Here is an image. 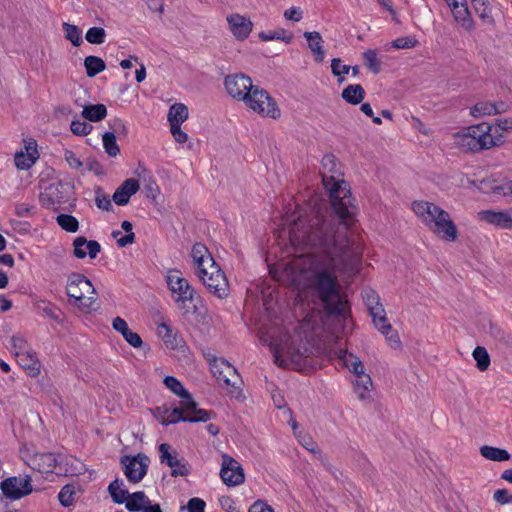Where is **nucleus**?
<instances>
[{
    "label": "nucleus",
    "instance_id": "a878e982",
    "mask_svg": "<svg viewBox=\"0 0 512 512\" xmlns=\"http://www.w3.org/2000/svg\"><path fill=\"white\" fill-rule=\"evenodd\" d=\"M304 37L308 42V47L313 53L316 62H322L324 60V50H323V39L319 32H305Z\"/></svg>",
    "mask_w": 512,
    "mask_h": 512
},
{
    "label": "nucleus",
    "instance_id": "2eb2a0df",
    "mask_svg": "<svg viewBox=\"0 0 512 512\" xmlns=\"http://www.w3.org/2000/svg\"><path fill=\"white\" fill-rule=\"evenodd\" d=\"M24 452L22 458L32 469L45 473L51 471L54 467L56 459L52 453L34 450H24Z\"/></svg>",
    "mask_w": 512,
    "mask_h": 512
},
{
    "label": "nucleus",
    "instance_id": "cd10ccee",
    "mask_svg": "<svg viewBox=\"0 0 512 512\" xmlns=\"http://www.w3.org/2000/svg\"><path fill=\"white\" fill-rule=\"evenodd\" d=\"M167 117L170 126H181L188 118V108L185 104L175 103L169 108Z\"/></svg>",
    "mask_w": 512,
    "mask_h": 512
},
{
    "label": "nucleus",
    "instance_id": "c85d7f7f",
    "mask_svg": "<svg viewBox=\"0 0 512 512\" xmlns=\"http://www.w3.org/2000/svg\"><path fill=\"white\" fill-rule=\"evenodd\" d=\"M150 502V499L143 491H138L129 494L128 498L124 502L126 508L131 512H141L146 505Z\"/></svg>",
    "mask_w": 512,
    "mask_h": 512
},
{
    "label": "nucleus",
    "instance_id": "f3484780",
    "mask_svg": "<svg viewBox=\"0 0 512 512\" xmlns=\"http://www.w3.org/2000/svg\"><path fill=\"white\" fill-rule=\"evenodd\" d=\"M480 220L501 229L512 228V216L508 211L483 210L478 213Z\"/></svg>",
    "mask_w": 512,
    "mask_h": 512
},
{
    "label": "nucleus",
    "instance_id": "5701e85b",
    "mask_svg": "<svg viewBox=\"0 0 512 512\" xmlns=\"http://www.w3.org/2000/svg\"><path fill=\"white\" fill-rule=\"evenodd\" d=\"M112 327L119 332L131 346L135 348L142 346L143 342L141 337L129 329L127 322L123 318L116 317L112 322Z\"/></svg>",
    "mask_w": 512,
    "mask_h": 512
},
{
    "label": "nucleus",
    "instance_id": "4be33fe9",
    "mask_svg": "<svg viewBox=\"0 0 512 512\" xmlns=\"http://www.w3.org/2000/svg\"><path fill=\"white\" fill-rule=\"evenodd\" d=\"M336 354L342 365L345 366L356 377L365 373L364 364L358 356L342 349L338 350Z\"/></svg>",
    "mask_w": 512,
    "mask_h": 512
},
{
    "label": "nucleus",
    "instance_id": "c03bdc74",
    "mask_svg": "<svg viewBox=\"0 0 512 512\" xmlns=\"http://www.w3.org/2000/svg\"><path fill=\"white\" fill-rule=\"evenodd\" d=\"M57 224L67 232H76L79 228L78 220L69 214H60L56 218Z\"/></svg>",
    "mask_w": 512,
    "mask_h": 512
},
{
    "label": "nucleus",
    "instance_id": "37998d69",
    "mask_svg": "<svg viewBox=\"0 0 512 512\" xmlns=\"http://www.w3.org/2000/svg\"><path fill=\"white\" fill-rule=\"evenodd\" d=\"M65 38L72 43L73 46H80L82 43L81 30L73 24L64 22L62 24Z\"/></svg>",
    "mask_w": 512,
    "mask_h": 512
},
{
    "label": "nucleus",
    "instance_id": "f8f14e48",
    "mask_svg": "<svg viewBox=\"0 0 512 512\" xmlns=\"http://www.w3.org/2000/svg\"><path fill=\"white\" fill-rule=\"evenodd\" d=\"M227 93L235 100L244 101L255 85L249 76L245 74H233L225 77Z\"/></svg>",
    "mask_w": 512,
    "mask_h": 512
},
{
    "label": "nucleus",
    "instance_id": "72a5a7b5",
    "mask_svg": "<svg viewBox=\"0 0 512 512\" xmlns=\"http://www.w3.org/2000/svg\"><path fill=\"white\" fill-rule=\"evenodd\" d=\"M473 7L482 21L491 26L495 24L490 4L486 0H473Z\"/></svg>",
    "mask_w": 512,
    "mask_h": 512
},
{
    "label": "nucleus",
    "instance_id": "69168bd1",
    "mask_svg": "<svg viewBox=\"0 0 512 512\" xmlns=\"http://www.w3.org/2000/svg\"><path fill=\"white\" fill-rule=\"evenodd\" d=\"M109 124H110V127L113 129L114 134H118V135H126L127 134V127L121 119L115 118V119L111 120V122Z\"/></svg>",
    "mask_w": 512,
    "mask_h": 512
},
{
    "label": "nucleus",
    "instance_id": "bf43d9fd",
    "mask_svg": "<svg viewBox=\"0 0 512 512\" xmlns=\"http://www.w3.org/2000/svg\"><path fill=\"white\" fill-rule=\"evenodd\" d=\"M96 205L99 209L110 210L112 205L108 195L101 193L100 189L96 192Z\"/></svg>",
    "mask_w": 512,
    "mask_h": 512
},
{
    "label": "nucleus",
    "instance_id": "f257e3e1",
    "mask_svg": "<svg viewBox=\"0 0 512 512\" xmlns=\"http://www.w3.org/2000/svg\"><path fill=\"white\" fill-rule=\"evenodd\" d=\"M321 176L337 219L315 207L299 208L289 216L291 245L308 252L285 264L282 278L298 291L300 300L321 303L329 313L343 314L339 277L353 273L362 255L352 234L358 208L333 155L322 158Z\"/></svg>",
    "mask_w": 512,
    "mask_h": 512
},
{
    "label": "nucleus",
    "instance_id": "2f4dec72",
    "mask_svg": "<svg viewBox=\"0 0 512 512\" xmlns=\"http://www.w3.org/2000/svg\"><path fill=\"white\" fill-rule=\"evenodd\" d=\"M19 364L25 369L28 370L31 374L36 375L39 372V363L36 357V354L29 349L23 354H19L16 356Z\"/></svg>",
    "mask_w": 512,
    "mask_h": 512
},
{
    "label": "nucleus",
    "instance_id": "20e7f679",
    "mask_svg": "<svg viewBox=\"0 0 512 512\" xmlns=\"http://www.w3.org/2000/svg\"><path fill=\"white\" fill-rule=\"evenodd\" d=\"M412 210L434 234L446 241L457 239V228L448 212L428 201H415Z\"/></svg>",
    "mask_w": 512,
    "mask_h": 512
},
{
    "label": "nucleus",
    "instance_id": "6ab92c4d",
    "mask_svg": "<svg viewBox=\"0 0 512 512\" xmlns=\"http://www.w3.org/2000/svg\"><path fill=\"white\" fill-rule=\"evenodd\" d=\"M162 452L161 462L167 464L172 469V476H186L189 473L187 463L183 459H178L175 450H160Z\"/></svg>",
    "mask_w": 512,
    "mask_h": 512
},
{
    "label": "nucleus",
    "instance_id": "aec40b11",
    "mask_svg": "<svg viewBox=\"0 0 512 512\" xmlns=\"http://www.w3.org/2000/svg\"><path fill=\"white\" fill-rule=\"evenodd\" d=\"M139 190V183L133 178L126 179L114 192L113 201L117 205H126L130 197Z\"/></svg>",
    "mask_w": 512,
    "mask_h": 512
},
{
    "label": "nucleus",
    "instance_id": "39448f33",
    "mask_svg": "<svg viewBox=\"0 0 512 512\" xmlns=\"http://www.w3.org/2000/svg\"><path fill=\"white\" fill-rule=\"evenodd\" d=\"M491 130L492 125L486 122L463 128L453 134L454 144L465 152H480L502 145L501 137Z\"/></svg>",
    "mask_w": 512,
    "mask_h": 512
},
{
    "label": "nucleus",
    "instance_id": "0e129e2a",
    "mask_svg": "<svg viewBox=\"0 0 512 512\" xmlns=\"http://www.w3.org/2000/svg\"><path fill=\"white\" fill-rule=\"evenodd\" d=\"M171 134L177 143L183 144L188 140V135L182 131L181 126H170Z\"/></svg>",
    "mask_w": 512,
    "mask_h": 512
},
{
    "label": "nucleus",
    "instance_id": "4d7b16f0",
    "mask_svg": "<svg viewBox=\"0 0 512 512\" xmlns=\"http://www.w3.org/2000/svg\"><path fill=\"white\" fill-rule=\"evenodd\" d=\"M363 299L369 311L371 310V308H374L375 306L382 305L380 303V298L378 294L373 290H365L363 294Z\"/></svg>",
    "mask_w": 512,
    "mask_h": 512
},
{
    "label": "nucleus",
    "instance_id": "8fccbe9b",
    "mask_svg": "<svg viewBox=\"0 0 512 512\" xmlns=\"http://www.w3.org/2000/svg\"><path fill=\"white\" fill-rule=\"evenodd\" d=\"M259 38L263 41H271L274 39L282 40L286 43H290L292 37L290 35H286V32L284 29H277L275 31H269V32H260Z\"/></svg>",
    "mask_w": 512,
    "mask_h": 512
},
{
    "label": "nucleus",
    "instance_id": "774afa93",
    "mask_svg": "<svg viewBox=\"0 0 512 512\" xmlns=\"http://www.w3.org/2000/svg\"><path fill=\"white\" fill-rule=\"evenodd\" d=\"M249 512H274V511L265 502L258 500L250 506Z\"/></svg>",
    "mask_w": 512,
    "mask_h": 512
},
{
    "label": "nucleus",
    "instance_id": "5fc2aeb1",
    "mask_svg": "<svg viewBox=\"0 0 512 512\" xmlns=\"http://www.w3.org/2000/svg\"><path fill=\"white\" fill-rule=\"evenodd\" d=\"M92 130V126L81 120H73L71 122V131L75 135L85 136Z\"/></svg>",
    "mask_w": 512,
    "mask_h": 512
},
{
    "label": "nucleus",
    "instance_id": "f704fd0d",
    "mask_svg": "<svg viewBox=\"0 0 512 512\" xmlns=\"http://www.w3.org/2000/svg\"><path fill=\"white\" fill-rule=\"evenodd\" d=\"M84 67L88 77H95L106 69L104 60L97 56H87L84 59Z\"/></svg>",
    "mask_w": 512,
    "mask_h": 512
},
{
    "label": "nucleus",
    "instance_id": "49530a36",
    "mask_svg": "<svg viewBox=\"0 0 512 512\" xmlns=\"http://www.w3.org/2000/svg\"><path fill=\"white\" fill-rule=\"evenodd\" d=\"M106 32L101 27H92L87 30L85 39L91 44H102L105 42Z\"/></svg>",
    "mask_w": 512,
    "mask_h": 512
},
{
    "label": "nucleus",
    "instance_id": "4468645a",
    "mask_svg": "<svg viewBox=\"0 0 512 512\" xmlns=\"http://www.w3.org/2000/svg\"><path fill=\"white\" fill-rule=\"evenodd\" d=\"M222 458L220 476L223 482L228 486L241 484L244 481V473L240 464L227 454H223Z\"/></svg>",
    "mask_w": 512,
    "mask_h": 512
},
{
    "label": "nucleus",
    "instance_id": "de8ad7c7",
    "mask_svg": "<svg viewBox=\"0 0 512 512\" xmlns=\"http://www.w3.org/2000/svg\"><path fill=\"white\" fill-rule=\"evenodd\" d=\"M58 500L64 507H70L73 505L75 500V490L71 485H65L62 487L58 494Z\"/></svg>",
    "mask_w": 512,
    "mask_h": 512
},
{
    "label": "nucleus",
    "instance_id": "c756f323",
    "mask_svg": "<svg viewBox=\"0 0 512 512\" xmlns=\"http://www.w3.org/2000/svg\"><path fill=\"white\" fill-rule=\"evenodd\" d=\"M109 494L112 500L117 504H122L129 496L128 489L125 487L124 481L115 479L108 487Z\"/></svg>",
    "mask_w": 512,
    "mask_h": 512
},
{
    "label": "nucleus",
    "instance_id": "e2e57ef3",
    "mask_svg": "<svg viewBox=\"0 0 512 512\" xmlns=\"http://www.w3.org/2000/svg\"><path fill=\"white\" fill-rule=\"evenodd\" d=\"M230 363L228 361H226L225 359H214L211 363H210V368H211V372L213 373V375L216 377V379L218 380L220 378V376L222 375L223 373V369H221V367H223V365H229Z\"/></svg>",
    "mask_w": 512,
    "mask_h": 512
},
{
    "label": "nucleus",
    "instance_id": "58836bf2",
    "mask_svg": "<svg viewBox=\"0 0 512 512\" xmlns=\"http://www.w3.org/2000/svg\"><path fill=\"white\" fill-rule=\"evenodd\" d=\"M58 188L55 185H49L40 193L39 200L43 207L51 208L59 202L57 197Z\"/></svg>",
    "mask_w": 512,
    "mask_h": 512
},
{
    "label": "nucleus",
    "instance_id": "3c124183",
    "mask_svg": "<svg viewBox=\"0 0 512 512\" xmlns=\"http://www.w3.org/2000/svg\"><path fill=\"white\" fill-rule=\"evenodd\" d=\"M492 125L491 133L498 134L504 141L503 132L512 130V118L497 119Z\"/></svg>",
    "mask_w": 512,
    "mask_h": 512
},
{
    "label": "nucleus",
    "instance_id": "473e14b6",
    "mask_svg": "<svg viewBox=\"0 0 512 512\" xmlns=\"http://www.w3.org/2000/svg\"><path fill=\"white\" fill-rule=\"evenodd\" d=\"M82 116L89 121L98 122L107 116V108L104 104L88 105L83 108Z\"/></svg>",
    "mask_w": 512,
    "mask_h": 512
},
{
    "label": "nucleus",
    "instance_id": "bb28decb",
    "mask_svg": "<svg viewBox=\"0 0 512 512\" xmlns=\"http://www.w3.org/2000/svg\"><path fill=\"white\" fill-rule=\"evenodd\" d=\"M373 383L369 374L363 373L356 377L354 391L360 400H368L371 396Z\"/></svg>",
    "mask_w": 512,
    "mask_h": 512
},
{
    "label": "nucleus",
    "instance_id": "0eeeda50",
    "mask_svg": "<svg viewBox=\"0 0 512 512\" xmlns=\"http://www.w3.org/2000/svg\"><path fill=\"white\" fill-rule=\"evenodd\" d=\"M243 103L246 108L262 117L277 119L281 115L276 101L265 89L258 85L253 87Z\"/></svg>",
    "mask_w": 512,
    "mask_h": 512
},
{
    "label": "nucleus",
    "instance_id": "1a4fd4ad",
    "mask_svg": "<svg viewBox=\"0 0 512 512\" xmlns=\"http://www.w3.org/2000/svg\"><path fill=\"white\" fill-rule=\"evenodd\" d=\"M166 280L170 291L176 295L175 302L179 309H184L186 302L193 301L196 292L188 280L182 277L180 271H169Z\"/></svg>",
    "mask_w": 512,
    "mask_h": 512
},
{
    "label": "nucleus",
    "instance_id": "603ef678",
    "mask_svg": "<svg viewBox=\"0 0 512 512\" xmlns=\"http://www.w3.org/2000/svg\"><path fill=\"white\" fill-rule=\"evenodd\" d=\"M484 458L492 461H506L510 459L507 450H480Z\"/></svg>",
    "mask_w": 512,
    "mask_h": 512
},
{
    "label": "nucleus",
    "instance_id": "c9c22d12",
    "mask_svg": "<svg viewBox=\"0 0 512 512\" xmlns=\"http://www.w3.org/2000/svg\"><path fill=\"white\" fill-rule=\"evenodd\" d=\"M364 65L373 74H379L382 69V62L378 57L376 50L367 49L362 54Z\"/></svg>",
    "mask_w": 512,
    "mask_h": 512
},
{
    "label": "nucleus",
    "instance_id": "412c9836",
    "mask_svg": "<svg viewBox=\"0 0 512 512\" xmlns=\"http://www.w3.org/2000/svg\"><path fill=\"white\" fill-rule=\"evenodd\" d=\"M451 13L454 20L466 31H473L475 23L469 12L466 0L451 7Z\"/></svg>",
    "mask_w": 512,
    "mask_h": 512
},
{
    "label": "nucleus",
    "instance_id": "7c9ffc66",
    "mask_svg": "<svg viewBox=\"0 0 512 512\" xmlns=\"http://www.w3.org/2000/svg\"><path fill=\"white\" fill-rule=\"evenodd\" d=\"M341 96L347 103L357 105L364 99L365 91L359 84L349 85L342 91Z\"/></svg>",
    "mask_w": 512,
    "mask_h": 512
},
{
    "label": "nucleus",
    "instance_id": "6e6552de",
    "mask_svg": "<svg viewBox=\"0 0 512 512\" xmlns=\"http://www.w3.org/2000/svg\"><path fill=\"white\" fill-rule=\"evenodd\" d=\"M197 275L210 293L220 299L226 298L228 296V280L217 263H212V265L205 269L201 268V271H198Z\"/></svg>",
    "mask_w": 512,
    "mask_h": 512
},
{
    "label": "nucleus",
    "instance_id": "ea45409f",
    "mask_svg": "<svg viewBox=\"0 0 512 512\" xmlns=\"http://www.w3.org/2000/svg\"><path fill=\"white\" fill-rule=\"evenodd\" d=\"M472 356L476 361V367L479 371H486L490 366V356L485 347L477 346L473 352Z\"/></svg>",
    "mask_w": 512,
    "mask_h": 512
},
{
    "label": "nucleus",
    "instance_id": "9b49d317",
    "mask_svg": "<svg viewBox=\"0 0 512 512\" xmlns=\"http://www.w3.org/2000/svg\"><path fill=\"white\" fill-rule=\"evenodd\" d=\"M0 488L3 495L11 500L21 499L33 491L29 476L9 477L1 483Z\"/></svg>",
    "mask_w": 512,
    "mask_h": 512
},
{
    "label": "nucleus",
    "instance_id": "393cba45",
    "mask_svg": "<svg viewBox=\"0 0 512 512\" xmlns=\"http://www.w3.org/2000/svg\"><path fill=\"white\" fill-rule=\"evenodd\" d=\"M481 185L484 192H490L495 196L512 195V181L497 182L494 179H484Z\"/></svg>",
    "mask_w": 512,
    "mask_h": 512
},
{
    "label": "nucleus",
    "instance_id": "338daca9",
    "mask_svg": "<svg viewBox=\"0 0 512 512\" xmlns=\"http://www.w3.org/2000/svg\"><path fill=\"white\" fill-rule=\"evenodd\" d=\"M291 427L294 431L295 436L299 439V444L303 447L310 445V437L306 435H302V432L297 433L298 424L295 420H290Z\"/></svg>",
    "mask_w": 512,
    "mask_h": 512
},
{
    "label": "nucleus",
    "instance_id": "7ed1b4c3",
    "mask_svg": "<svg viewBox=\"0 0 512 512\" xmlns=\"http://www.w3.org/2000/svg\"><path fill=\"white\" fill-rule=\"evenodd\" d=\"M165 386L175 395L181 397L179 406L169 407L164 404L152 410L155 419L164 426L184 422H206L211 419L213 412L198 408V404L183 387L181 382L173 376L164 379Z\"/></svg>",
    "mask_w": 512,
    "mask_h": 512
},
{
    "label": "nucleus",
    "instance_id": "864d4df0",
    "mask_svg": "<svg viewBox=\"0 0 512 512\" xmlns=\"http://www.w3.org/2000/svg\"><path fill=\"white\" fill-rule=\"evenodd\" d=\"M418 41L413 36L399 37L392 42V47L395 49H410L415 47Z\"/></svg>",
    "mask_w": 512,
    "mask_h": 512
},
{
    "label": "nucleus",
    "instance_id": "9d476101",
    "mask_svg": "<svg viewBox=\"0 0 512 512\" xmlns=\"http://www.w3.org/2000/svg\"><path fill=\"white\" fill-rule=\"evenodd\" d=\"M149 463L150 460L144 453L121 458L124 474L128 481L132 483H138L145 477Z\"/></svg>",
    "mask_w": 512,
    "mask_h": 512
},
{
    "label": "nucleus",
    "instance_id": "6e6d98bb",
    "mask_svg": "<svg viewBox=\"0 0 512 512\" xmlns=\"http://www.w3.org/2000/svg\"><path fill=\"white\" fill-rule=\"evenodd\" d=\"M331 70L334 76L341 77L350 72V66L342 64L341 59L334 58L331 61Z\"/></svg>",
    "mask_w": 512,
    "mask_h": 512
},
{
    "label": "nucleus",
    "instance_id": "ddd939ff",
    "mask_svg": "<svg viewBox=\"0 0 512 512\" xmlns=\"http://www.w3.org/2000/svg\"><path fill=\"white\" fill-rule=\"evenodd\" d=\"M369 313L372 317L375 327L386 337L389 345L394 349L399 348L401 341L399 339L398 333L393 330L391 324L388 323L383 305L371 308Z\"/></svg>",
    "mask_w": 512,
    "mask_h": 512
},
{
    "label": "nucleus",
    "instance_id": "09e8293b",
    "mask_svg": "<svg viewBox=\"0 0 512 512\" xmlns=\"http://www.w3.org/2000/svg\"><path fill=\"white\" fill-rule=\"evenodd\" d=\"M36 159L37 157L33 153L25 154L24 152H19L15 155V165L18 169L26 170L35 163Z\"/></svg>",
    "mask_w": 512,
    "mask_h": 512
},
{
    "label": "nucleus",
    "instance_id": "a211bd4d",
    "mask_svg": "<svg viewBox=\"0 0 512 512\" xmlns=\"http://www.w3.org/2000/svg\"><path fill=\"white\" fill-rule=\"evenodd\" d=\"M74 255L79 259H83L86 255H89L90 258H96L97 254L100 252V244L95 240H87L85 237H77L74 242Z\"/></svg>",
    "mask_w": 512,
    "mask_h": 512
},
{
    "label": "nucleus",
    "instance_id": "79ce46f5",
    "mask_svg": "<svg viewBox=\"0 0 512 512\" xmlns=\"http://www.w3.org/2000/svg\"><path fill=\"white\" fill-rule=\"evenodd\" d=\"M102 141L105 152L109 156L116 157L119 154L120 149L116 142V136L113 132H105L102 136Z\"/></svg>",
    "mask_w": 512,
    "mask_h": 512
},
{
    "label": "nucleus",
    "instance_id": "052dcab7",
    "mask_svg": "<svg viewBox=\"0 0 512 512\" xmlns=\"http://www.w3.org/2000/svg\"><path fill=\"white\" fill-rule=\"evenodd\" d=\"M205 506L206 504L204 500L194 497L188 501L186 508L188 512H204Z\"/></svg>",
    "mask_w": 512,
    "mask_h": 512
},
{
    "label": "nucleus",
    "instance_id": "a18cd8bd",
    "mask_svg": "<svg viewBox=\"0 0 512 512\" xmlns=\"http://www.w3.org/2000/svg\"><path fill=\"white\" fill-rule=\"evenodd\" d=\"M11 350L14 355L17 356L19 354H23L28 351L30 348L27 340L20 334H15L10 339Z\"/></svg>",
    "mask_w": 512,
    "mask_h": 512
},
{
    "label": "nucleus",
    "instance_id": "e433bc0d",
    "mask_svg": "<svg viewBox=\"0 0 512 512\" xmlns=\"http://www.w3.org/2000/svg\"><path fill=\"white\" fill-rule=\"evenodd\" d=\"M157 334L163 339L165 345L171 349H175L180 343V339H178L173 330L165 323L158 325Z\"/></svg>",
    "mask_w": 512,
    "mask_h": 512
},
{
    "label": "nucleus",
    "instance_id": "f03ea898",
    "mask_svg": "<svg viewBox=\"0 0 512 512\" xmlns=\"http://www.w3.org/2000/svg\"><path fill=\"white\" fill-rule=\"evenodd\" d=\"M320 319V312L312 311L298 323L293 334L284 335L279 343H271L275 364L282 368L292 367L298 371L304 370L312 353L310 343Z\"/></svg>",
    "mask_w": 512,
    "mask_h": 512
},
{
    "label": "nucleus",
    "instance_id": "dca6fc26",
    "mask_svg": "<svg viewBox=\"0 0 512 512\" xmlns=\"http://www.w3.org/2000/svg\"><path fill=\"white\" fill-rule=\"evenodd\" d=\"M229 30L237 40H245L253 29L252 21L238 13L226 17Z\"/></svg>",
    "mask_w": 512,
    "mask_h": 512
},
{
    "label": "nucleus",
    "instance_id": "423d86ee",
    "mask_svg": "<svg viewBox=\"0 0 512 512\" xmlns=\"http://www.w3.org/2000/svg\"><path fill=\"white\" fill-rule=\"evenodd\" d=\"M66 293L82 311L90 312L95 309V289L85 276L77 273L71 274L67 281Z\"/></svg>",
    "mask_w": 512,
    "mask_h": 512
},
{
    "label": "nucleus",
    "instance_id": "b1692460",
    "mask_svg": "<svg viewBox=\"0 0 512 512\" xmlns=\"http://www.w3.org/2000/svg\"><path fill=\"white\" fill-rule=\"evenodd\" d=\"M191 256L197 272L201 271V268L205 269L212 265V263H216L206 246L201 243L193 245Z\"/></svg>",
    "mask_w": 512,
    "mask_h": 512
},
{
    "label": "nucleus",
    "instance_id": "13d9d810",
    "mask_svg": "<svg viewBox=\"0 0 512 512\" xmlns=\"http://www.w3.org/2000/svg\"><path fill=\"white\" fill-rule=\"evenodd\" d=\"M64 159L72 169L81 170L83 167V162L71 150H65Z\"/></svg>",
    "mask_w": 512,
    "mask_h": 512
},
{
    "label": "nucleus",
    "instance_id": "a19ab883",
    "mask_svg": "<svg viewBox=\"0 0 512 512\" xmlns=\"http://www.w3.org/2000/svg\"><path fill=\"white\" fill-rule=\"evenodd\" d=\"M470 115L474 118L495 115L494 104L487 101L478 102L470 108Z\"/></svg>",
    "mask_w": 512,
    "mask_h": 512
},
{
    "label": "nucleus",
    "instance_id": "4c0bfd02",
    "mask_svg": "<svg viewBox=\"0 0 512 512\" xmlns=\"http://www.w3.org/2000/svg\"><path fill=\"white\" fill-rule=\"evenodd\" d=\"M221 369H223V373L218 381L223 382L226 386L237 388L238 384L240 383V376L236 368L229 364L223 365Z\"/></svg>",
    "mask_w": 512,
    "mask_h": 512
},
{
    "label": "nucleus",
    "instance_id": "680f3d73",
    "mask_svg": "<svg viewBox=\"0 0 512 512\" xmlns=\"http://www.w3.org/2000/svg\"><path fill=\"white\" fill-rule=\"evenodd\" d=\"M493 499L499 504H512V494L506 489H498L494 492Z\"/></svg>",
    "mask_w": 512,
    "mask_h": 512
}]
</instances>
